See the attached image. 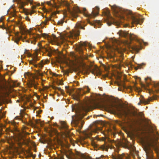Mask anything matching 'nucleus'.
Returning <instances> with one entry per match:
<instances>
[{
  "mask_svg": "<svg viewBox=\"0 0 159 159\" xmlns=\"http://www.w3.org/2000/svg\"><path fill=\"white\" fill-rule=\"evenodd\" d=\"M104 106L107 108L117 112L120 116H124L125 118L131 122L135 124H138L139 125H141V123L139 121V120H142L141 119H139L137 120L133 118H130L132 116H142V115L141 113L138 114L135 111H130L129 110H126L123 109L122 107L120 105L115 106L114 107L112 104H106Z\"/></svg>",
  "mask_w": 159,
  "mask_h": 159,
  "instance_id": "obj_1",
  "label": "nucleus"
},
{
  "mask_svg": "<svg viewBox=\"0 0 159 159\" xmlns=\"http://www.w3.org/2000/svg\"><path fill=\"white\" fill-rule=\"evenodd\" d=\"M111 8L116 16L119 18L120 20V21H117L115 20L110 15L109 11H108L107 12L108 19L107 24L109 26H110L112 24L119 25L121 23L123 22L122 20H125L126 18L124 16L122 15V11L117 6L114 5L111 6Z\"/></svg>",
  "mask_w": 159,
  "mask_h": 159,
  "instance_id": "obj_2",
  "label": "nucleus"
},
{
  "mask_svg": "<svg viewBox=\"0 0 159 159\" xmlns=\"http://www.w3.org/2000/svg\"><path fill=\"white\" fill-rule=\"evenodd\" d=\"M126 14L127 19L132 24H141L143 22V19L140 18L138 15H134L130 11L126 12Z\"/></svg>",
  "mask_w": 159,
  "mask_h": 159,
  "instance_id": "obj_3",
  "label": "nucleus"
},
{
  "mask_svg": "<svg viewBox=\"0 0 159 159\" xmlns=\"http://www.w3.org/2000/svg\"><path fill=\"white\" fill-rule=\"evenodd\" d=\"M151 147L153 148L156 153H158V148L154 144L148 143L146 144L144 146L143 149L146 152L147 159H152L153 157V151Z\"/></svg>",
  "mask_w": 159,
  "mask_h": 159,
  "instance_id": "obj_4",
  "label": "nucleus"
},
{
  "mask_svg": "<svg viewBox=\"0 0 159 159\" xmlns=\"http://www.w3.org/2000/svg\"><path fill=\"white\" fill-rule=\"evenodd\" d=\"M58 2L61 5H63L67 7L68 11L72 17V20H74V18H76L78 16L77 14V13H80L81 12V11L79 8H78L76 10L71 11L70 8V4L67 2L62 0H58Z\"/></svg>",
  "mask_w": 159,
  "mask_h": 159,
  "instance_id": "obj_5",
  "label": "nucleus"
},
{
  "mask_svg": "<svg viewBox=\"0 0 159 159\" xmlns=\"http://www.w3.org/2000/svg\"><path fill=\"white\" fill-rule=\"evenodd\" d=\"M86 107L83 106H76L74 107H72V111H75L78 117L79 118H82L83 117V113H82V111H85L87 110L89 107L88 102H85Z\"/></svg>",
  "mask_w": 159,
  "mask_h": 159,
  "instance_id": "obj_6",
  "label": "nucleus"
},
{
  "mask_svg": "<svg viewBox=\"0 0 159 159\" xmlns=\"http://www.w3.org/2000/svg\"><path fill=\"white\" fill-rule=\"evenodd\" d=\"M90 89L87 86L84 89L82 88L79 89L76 91V93L73 95V98L77 100H80V97L86 93L89 92Z\"/></svg>",
  "mask_w": 159,
  "mask_h": 159,
  "instance_id": "obj_7",
  "label": "nucleus"
},
{
  "mask_svg": "<svg viewBox=\"0 0 159 159\" xmlns=\"http://www.w3.org/2000/svg\"><path fill=\"white\" fill-rule=\"evenodd\" d=\"M38 60L37 57L36 56H34L32 58V59L29 61V63L30 64L33 65L36 67H39V68H42L44 64L49 62L48 60H42L38 64H35L37 61Z\"/></svg>",
  "mask_w": 159,
  "mask_h": 159,
  "instance_id": "obj_8",
  "label": "nucleus"
},
{
  "mask_svg": "<svg viewBox=\"0 0 159 159\" xmlns=\"http://www.w3.org/2000/svg\"><path fill=\"white\" fill-rule=\"evenodd\" d=\"M85 25H84V24L82 22H78L75 26V29L73 30V34L76 36H78L80 34V31L79 29H82L84 30V27Z\"/></svg>",
  "mask_w": 159,
  "mask_h": 159,
  "instance_id": "obj_9",
  "label": "nucleus"
},
{
  "mask_svg": "<svg viewBox=\"0 0 159 159\" xmlns=\"http://www.w3.org/2000/svg\"><path fill=\"white\" fill-rule=\"evenodd\" d=\"M118 33L120 36L126 38H129L130 40H133L134 39V38L133 37L132 34H129V33L126 31L120 30Z\"/></svg>",
  "mask_w": 159,
  "mask_h": 159,
  "instance_id": "obj_10",
  "label": "nucleus"
},
{
  "mask_svg": "<svg viewBox=\"0 0 159 159\" xmlns=\"http://www.w3.org/2000/svg\"><path fill=\"white\" fill-rule=\"evenodd\" d=\"M94 148L95 150H105L107 151L109 147L105 144H104L101 145H99L96 144H94Z\"/></svg>",
  "mask_w": 159,
  "mask_h": 159,
  "instance_id": "obj_11",
  "label": "nucleus"
},
{
  "mask_svg": "<svg viewBox=\"0 0 159 159\" xmlns=\"http://www.w3.org/2000/svg\"><path fill=\"white\" fill-rule=\"evenodd\" d=\"M87 46V44L86 42H81L77 46V49L80 55H82L83 53V48L82 47Z\"/></svg>",
  "mask_w": 159,
  "mask_h": 159,
  "instance_id": "obj_12",
  "label": "nucleus"
},
{
  "mask_svg": "<svg viewBox=\"0 0 159 159\" xmlns=\"http://www.w3.org/2000/svg\"><path fill=\"white\" fill-rule=\"evenodd\" d=\"M43 36L45 38H47L49 41L51 43L56 40V37L53 34L51 36L48 34H44Z\"/></svg>",
  "mask_w": 159,
  "mask_h": 159,
  "instance_id": "obj_13",
  "label": "nucleus"
},
{
  "mask_svg": "<svg viewBox=\"0 0 159 159\" xmlns=\"http://www.w3.org/2000/svg\"><path fill=\"white\" fill-rule=\"evenodd\" d=\"M38 84L37 81L34 80H31L28 83V85L29 87L30 88L34 87V88L37 89L38 88L37 85Z\"/></svg>",
  "mask_w": 159,
  "mask_h": 159,
  "instance_id": "obj_14",
  "label": "nucleus"
},
{
  "mask_svg": "<svg viewBox=\"0 0 159 159\" xmlns=\"http://www.w3.org/2000/svg\"><path fill=\"white\" fill-rule=\"evenodd\" d=\"M88 70L93 74L95 75L98 72L99 68L97 66H94L93 67L89 68Z\"/></svg>",
  "mask_w": 159,
  "mask_h": 159,
  "instance_id": "obj_15",
  "label": "nucleus"
},
{
  "mask_svg": "<svg viewBox=\"0 0 159 159\" xmlns=\"http://www.w3.org/2000/svg\"><path fill=\"white\" fill-rule=\"evenodd\" d=\"M96 11H94V10L91 13L89 14V17L90 18L96 16L98 14V11H99V8L98 7H96Z\"/></svg>",
  "mask_w": 159,
  "mask_h": 159,
  "instance_id": "obj_16",
  "label": "nucleus"
},
{
  "mask_svg": "<svg viewBox=\"0 0 159 159\" xmlns=\"http://www.w3.org/2000/svg\"><path fill=\"white\" fill-rule=\"evenodd\" d=\"M60 128L61 129L64 130V133L66 132H67L66 131L68 129V126L64 122H61V126L60 127Z\"/></svg>",
  "mask_w": 159,
  "mask_h": 159,
  "instance_id": "obj_17",
  "label": "nucleus"
},
{
  "mask_svg": "<svg viewBox=\"0 0 159 159\" xmlns=\"http://www.w3.org/2000/svg\"><path fill=\"white\" fill-rule=\"evenodd\" d=\"M141 99H140V102L142 103H144L145 104H147L150 101V100L149 99H145L144 98L143 96H141Z\"/></svg>",
  "mask_w": 159,
  "mask_h": 159,
  "instance_id": "obj_18",
  "label": "nucleus"
},
{
  "mask_svg": "<svg viewBox=\"0 0 159 159\" xmlns=\"http://www.w3.org/2000/svg\"><path fill=\"white\" fill-rule=\"evenodd\" d=\"M75 153L77 156H79L81 159H83L85 158V157L84 155L83 154H82L80 152L76 151Z\"/></svg>",
  "mask_w": 159,
  "mask_h": 159,
  "instance_id": "obj_19",
  "label": "nucleus"
},
{
  "mask_svg": "<svg viewBox=\"0 0 159 159\" xmlns=\"http://www.w3.org/2000/svg\"><path fill=\"white\" fill-rule=\"evenodd\" d=\"M17 25L19 27L20 29L22 31L24 30V27L23 26L22 23L21 22H19L17 23Z\"/></svg>",
  "mask_w": 159,
  "mask_h": 159,
  "instance_id": "obj_20",
  "label": "nucleus"
},
{
  "mask_svg": "<svg viewBox=\"0 0 159 159\" xmlns=\"http://www.w3.org/2000/svg\"><path fill=\"white\" fill-rule=\"evenodd\" d=\"M154 86L155 88L157 89V92H159V82L154 84Z\"/></svg>",
  "mask_w": 159,
  "mask_h": 159,
  "instance_id": "obj_21",
  "label": "nucleus"
},
{
  "mask_svg": "<svg viewBox=\"0 0 159 159\" xmlns=\"http://www.w3.org/2000/svg\"><path fill=\"white\" fill-rule=\"evenodd\" d=\"M131 48L133 50L136 51H139L140 50L139 47L137 46V45L133 46H132Z\"/></svg>",
  "mask_w": 159,
  "mask_h": 159,
  "instance_id": "obj_22",
  "label": "nucleus"
},
{
  "mask_svg": "<svg viewBox=\"0 0 159 159\" xmlns=\"http://www.w3.org/2000/svg\"><path fill=\"white\" fill-rule=\"evenodd\" d=\"M31 37L33 38L34 39H36L39 38L40 37V36L39 34H32L31 36H30Z\"/></svg>",
  "mask_w": 159,
  "mask_h": 159,
  "instance_id": "obj_23",
  "label": "nucleus"
},
{
  "mask_svg": "<svg viewBox=\"0 0 159 159\" xmlns=\"http://www.w3.org/2000/svg\"><path fill=\"white\" fill-rule=\"evenodd\" d=\"M0 119L2 118H3L5 116V113H2V109H0Z\"/></svg>",
  "mask_w": 159,
  "mask_h": 159,
  "instance_id": "obj_24",
  "label": "nucleus"
},
{
  "mask_svg": "<svg viewBox=\"0 0 159 159\" xmlns=\"http://www.w3.org/2000/svg\"><path fill=\"white\" fill-rule=\"evenodd\" d=\"M53 89H57L59 91L61 92V94H63L64 93V91L62 89H61V88L58 87H55Z\"/></svg>",
  "mask_w": 159,
  "mask_h": 159,
  "instance_id": "obj_25",
  "label": "nucleus"
},
{
  "mask_svg": "<svg viewBox=\"0 0 159 159\" xmlns=\"http://www.w3.org/2000/svg\"><path fill=\"white\" fill-rule=\"evenodd\" d=\"M65 18H63V19H62L61 20L59 21L57 23L59 25H62L63 23H64V22L65 21Z\"/></svg>",
  "mask_w": 159,
  "mask_h": 159,
  "instance_id": "obj_26",
  "label": "nucleus"
},
{
  "mask_svg": "<svg viewBox=\"0 0 159 159\" xmlns=\"http://www.w3.org/2000/svg\"><path fill=\"white\" fill-rule=\"evenodd\" d=\"M144 64L143 63H142L141 64H139L137 66L135 67V69L136 70H137L139 69H141V66L143 65Z\"/></svg>",
  "mask_w": 159,
  "mask_h": 159,
  "instance_id": "obj_27",
  "label": "nucleus"
},
{
  "mask_svg": "<svg viewBox=\"0 0 159 159\" xmlns=\"http://www.w3.org/2000/svg\"><path fill=\"white\" fill-rule=\"evenodd\" d=\"M34 10H33L31 11H28L25 12V14L26 15H28L29 14L31 15L34 13Z\"/></svg>",
  "mask_w": 159,
  "mask_h": 159,
  "instance_id": "obj_28",
  "label": "nucleus"
},
{
  "mask_svg": "<svg viewBox=\"0 0 159 159\" xmlns=\"http://www.w3.org/2000/svg\"><path fill=\"white\" fill-rule=\"evenodd\" d=\"M46 3H47V4L48 5H50V6H51L53 7H56V5L55 4L53 5H52V3H51L50 2H47Z\"/></svg>",
  "mask_w": 159,
  "mask_h": 159,
  "instance_id": "obj_29",
  "label": "nucleus"
},
{
  "mask_svg": "<svg viewBox=\"0 0 159 159\" xmlns=\"http://www.w3.org/2000/svg\"><path fill=\"white\" fill-rule=\"evenodd\" d=\"M112 158L113 159H124V158H122L120 156L119 157H115L114 156H112ZM126 158V159H126V158Z\"/></svg>",
  "mask_w": 159,
  "mask_h": 159,
  "instance_id": "obj_30",
  "label": "nucleus"
},
{
  "mask_svg": "<svg viewBox=\"0 0 159 159\" xmlns=\"http://www.w3.org/2000/svg\"><path fill=\"white\" fill-rule=\"evenodd\" d=\"M51 20V18H46L45 20L44 21V24L45 25H46L47 24V22L48 21H49V20Z\"/></svg>",
  "mask_w": 159,
  "mask_h": 159,
  "instance_id": "obj_31",
  "label": "nucleus"
},
{
  "mask_svg": "<svg viewBox=\"0 0 159 159\" xmlns=\"http://www.w3.org/2000/svg\"><path fill=\"white\" fill-rule=\"evenodd\" d=\"M27 153L28 154V155L30 157H32V154L31 153L30 151H27Z\"/></svg>",
  "mask_w": 159,
  "mask_h": 159,
  "instance_id": "obj_32",
  "label": "nucleus"
},
{
  "mask_svg": "<svg viewBox=\"0 0 159 159\" xmlns=\"http://www.w3.org/2000/svg\"><path fill=\"white\" fill-rule=\"evenodd\" d=\"M64 159V156L63 155L60 156L58 157V159Z\"/></svg>",
  "mask_w": 159,
  "mask_h": 159,
  "instance_id": "obj_33",
  "label": "nucleus"
},
{
  "mask_svg": "<svg viewBox=\"0 0 159 159\" xmlns=\"http://www.w3.org/2000/svg\"><path fill=\"white\" fill-rule=\"evenodd\" d=\"M25 19H26V20H28V21H30V18L27 16H26L25 17Z\"/></svg>",
  "mask_w": 159,
  "mask_h": 159,
  "instance_id": "obj_34",
  "label": "nucleus"
},
{
  "mask_svg": "<svg viewBox=\"0 0 159 159\" xmlns=\"http://www.w3.org/2000/svg\"><path fill=\"white\" fill-rule=\"evenodd\" d=\"M148 79H149V80H151V78H149V77H148V78H145V82H146V83H148V82H147V80H148Z\"/></svg>",
  "mask_w": 159,
  "mask_h": 159,
  "instance_id": "obj_35",
  "label": "nucleus"
},
{
  "mask_svg": "<svg viewBox=\"0 0 159 159\" xmlns=\"http://www.w3.org/2000/svg\"><path fill=\"white\" fill-rule=\"evenodd\" d=\"M28 3L29 2L30 4H32V1L30 0H27Z\"/></svg>",
  "mask_w": 159,
  "mask_h": 159,
  "instance_id": "obj_36",
  "label": "nucleus"
},
{
  "mask_svg": "<svg viewBox=\"0 0 159 159\" xmlns=\"http://www.w3.org/2000/svg\"><path fill=\"white\" fill-rule=\"evenodd\" d=\"M3 18L2 17H1L0 18V22H2Z\"/></svg>",
  "mask_w": 159,
  "mask_h": 159,
  "instance_id": "obj_37",
  "label": "nucleus"
},
{
  "mask_svg": "<svg viewBox=\"0 0 159 159\" xmlns=\"http://www.w3.org/2000/svg\"><path fill=\"white\" fill-rule=\"evenodd\" d=\"M36 8V6H33L32 7V9L33 10L34 9Z\"/></svg>",
  "mask_w": 159,
  "mask_h": 159,
  "instance_id": "obj_38",
  "label": "nucleus"
},
{
  "mask_svg": "<svg viewBox=\"0 0 159 159\" xmlns=\"http://www.w3.org/2000/svg\"><path fill=\"white\" fill-rule=\"evenodd\" d=\"M39 75L42 76L43 75V73H39Z\"/></svg>",
  "mask_w": 159,
  "mask_h": 159,
  "instance_id": "obj_39",
  "label": "nucleus"
},
{
  "mask_svg": "<svg viewBox=\"0 0 159 159\" xmlns=\"http://www.w3.org/2000/svg\"><path fill=\"white\" fill-rule=\"evenodd\" d=\"M108 141H110V142L111 143H112V142H114V140H110L109 139H108Z\"/></svg>",
  "mask_w": 159,
  "mask_h": 159,
  "instance_id": "obj_40",
  "label": "nucleus"
},
{
  "mask_svg": "<svg viewBox=\"0 0 159 159\" xmlns=\"http://www.w3.org/2000/svg\"><path fill=\"white\" fill-rule=\"evenodd\" d=\"M83 122L82 121H81V124L82 125V126L81 127V128L82 127V125H83Z\"/></svg>",
  "mask_w": 159,
  "mask_h": 159,
  "instance_id": "obj_41",
  "label": "nucleus"
},
{
  "mask_svg": "<svg viewBox=\"0 0 159 159\" xmlns=\"http://www.w3.org/2000/svg\"><path fill=\"white\" fill-rule=\"evenodd\" d=\"M86 10L85 8H83V11L84 12H85L86 11Z\"/></svg>",
  "mask_w": 159,
  "mask_h": 159,
  "instance_id": "obj_42",
  "label": "nucleus"
},
{
  "mask_svg": "<svg viewBox=\"0 0 159 159\" xmlns=\"http://www.w3.org/2000/svg\"><path fill=\"white\" fill-rule=\"evenodd\" d=\"M78 122L77 121H76L75 122V124L76 125H78Z\"/></svg>",
  "mask_w": 159,
  "mask_h": 159,
  "instance_id": "obj_43",
  "label": "nucleus"
},
{
  "mask_svg": "<svg viewBox=\"0 0 159 159\" xmlns=\"http://www.w3.org/2000/svg\"><path fill=\"white\" fill-rule=\"evenodd\" d=\"M38 45H41V43H38Z\"/></svg>",
  "mask_w": 159,
  "mask_h": 159,
  "instance_id": "obj_44",
  "label": "nucleus"
},
{
  "mask_svg": "<svg viewBox=\"0 0 159 159\" xmlns=\"http://www.w3.org/2000/svg\"><path fill=\"white\" fill-rule=\"evenodd\" d=\"M16 43H18V41H16Z\"/></svg>",
  "mask_w": 159,
  "mask_h": 159,
  "instance_id": "obj_45",
  "label": "nucleus"
},
{
  "mask_svg": "<svg viewBox=\"0 0 159 159\" xmlns=\"http://www.w3.org/2000/svg\"><path fill=\"white\" fill-rule=\"evenodd\" d=\"M157 157H158V159H159V155H158Z\"/></svg>",
  "mask_w": 159,
  "mask_h": 159,
  "instance_id": "obj_46",
  "label": "nucleus"
},
{
  "mask_svg": "<svg viewBox=\"0 0 159 159\" xmlns=\"http://www.w3.org/2000/svg\"><path fill=\"white\" fill-rule=\"evenodd\" d=\"M88 100L89 101H89H90V100H89V98H88Z\"/></svg>",
  "mask_w": 159,
  "mask_h": 159,
  "instance_id": "obj_47",
  "label": "nucleus"
},
{
  "mask_svg": "<svg viewBox=\"0 0 159 159\" xmlns=\"http://www.w3.org/2000/svg\"><path fill=\"white\" fill-rule=\"evenodd\" d=\"M22 3H25V4H26V2H22Z\"/></svg>",
  "mask_w": 159,
  "mask_h": 159,
  "instance_id": "obj_48",
  "label": "nucleus"
},
{
  "mask_svg": "<svg viewBox=\"0 0 159 159\" xmlns=\"http://www.w3.org/2000/svg\"><path fill=\"white\" fill-rule=\"evenodd\" d=\"M96 21H97V23H98V22H99V21H97V20Z\"/></svg>",
  "mask_w": 159,
  "mask_h": 159,
  "instance_id": "obj_49",
  "label": "nucleus"
},
{
  "mask_svg": "<svg viewBox=\"0 0 159 159\" xmlns=\"http://www.w3.org/2000/svg\"><path fill=\"white\" fill-rule=\"evenodd\" d=\"M140 102L138 104V105H140Z\"/></svg>",
  "mask_w": 159,
  "mask_h": 159,
  "instance_id": "obj_50",
  "label": "nucleus"
},
{
  "mask_svg": "<svg viewBox=\"0 0 159 159\" xmlns=\"http://www.w3.org/2000/svg\"><path fill=\"white\" fill-rule=\"evenodd\" d=\"M122 60H123V57H122Z\"/></svg>",
  "mask_w": 159,
  "mask_h": 159,
  "instance_id": "obj_51",
  "label": "nucleus"
},
{
  "mask_svg": "<svg viewBox=\"0 0 159 159\" xmlns=\"http://www.w3.org/2000/svg\"><path fill=\"white\" fill-rule=\"evenodd\" d=\"M44 97L45 98H46V97Z\"/></svg>",
  "mask_w": 159,
  "mask_h": 159,
  "instance_id": "obj_52",
  "label": "nucleus"
},
{
  "mask_svg": "<svg viewBox=\"0 0 159 159\" xmlns=\"http://www.w3.org/2000/svg\"><path fill=\"white\" fill-rule=\"evenodd\" d=\"M16 129V131H17V129Z\"/></svg>",
  "mask_w": 159,
  "mask_h": 159,
  "instance_id": "obj_53",
  "label": "nucleus"
},
{
  "mask_svg": "<svg viewBox=\"0 0 159 159\" xmlns=\"http://www.w3.org/2000/svg\"><path fill=\"white\" fill-rule=\"evenodd\" d=\"M73 116H72V118H73Z\"/></svg>",
  "mask_w": 159,
  "mask_h": 159,
  "instance_id": "obj_54",
  "label": "nucleus"
},
{
  "mask_svg": "<svg viewBox=\"0 0 159 159\" xmlns=\"http://www.w3.org/2000/svg\"><path fill=\"white\" fill-rule=\"evenodd\" d=\"M66 22V21H67V20L65 21Z\"/></svg>",
  "mask_w": 159,
  "mask_h": 159,
  "instance_id": "obj_55",
  "label": "nucleus"
}]
</instances>
